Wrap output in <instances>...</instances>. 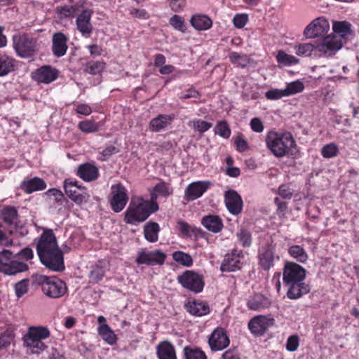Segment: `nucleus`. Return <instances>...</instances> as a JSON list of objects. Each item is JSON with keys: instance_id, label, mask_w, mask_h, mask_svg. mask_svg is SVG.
<instances>
[{"instance_id": "1", "label": "nucleus", "mask_w": 359, "mask_h": 359, "mask_svg": "<svg viewBox=\"0 0 359 359\" xmlns=\"http://www.w3.org/2000/svg\"><path fill=\"white\" fill-rule=\"evenodd\" d=\"M36 248L40 262L46 268L53 271L65 270L63 252L57 245L53 229H43L37 240Z\"/></svg>"}, {"instance_id": "2", "label": "nucleus", "mask_w": 359, "mask_h": 359, "mask_svg": "<svg viewBox=\"0 0 359 359\" xmlns=\"http://www.w3.org/2000/svg\"><path fill=\"white\" fill-rule=\"evenodd\" d=\"M34 257L32 248L26 247L14 254L9 250L0 252V272L6 275L13 276L28 271L26 263Z\"/></svg>"}, {"instance_id": "3", "label": "nucleus", "mask_w": 359, "mask_h": 359, "mask_svg": "<svg viewBox=\"0 0 359 359\" xmlns=\"http://www.w3.org/2000/svg\"><path fill=\"white\" fill-rule=\"evenodd\" d=\"M267 149L276 158L293 156L297 151V145L290 132L269 130L265 137Z\"/></svg>"}, {"instance_id": "4", "label": "nucleus", "mask_w": 359, "mask_h": 359, "mask_svg": "<svg viewBox=\"0 0 359 359\" xmlns=\"http://www.w3.org/2000/svg\"><path fill=\"white\" fill-rule=\"evenodd\" d=\"M158 210V203L145 201L142 197L133 198L124 212L123 221L128 224L137 225L146 221Z\"/></svg>"}, {"instance_id": "5", "label": "nucleus", "mask_w": 359, "mask_h": 359, "mask_svg": "<svg viewBox=\"0 0 359 359\" xmlns=\"http://www.w3.org/2000/svg\"><path fill=\"white\" fill-rule=\"evenodd\" d=\"M31 281L33 286L41 287L43 293L52 299L60 298L68 291L66 283L56 276L34 274Z\"/></svg>"}, {"instance_id": "6", "label": "nucleus", "mask_w": 359, "mask_h": 359, "mask_svg": "<svg viewBox=\"0 0 359 359\" xmlns=\"http://www.w3.org/2000/svg\"><path fill=\"white\" fill-rule=\"evenodd\" d=\"M50 335V330L46 327H30L24 337L25 344L33 353L39 354L47 348L42 340L48 338Z\"/></svg>"}, {"instance_id": "7", "label": "nucleus", "mask_w": 359, "mask_h": 359, "mask_svg": "<svg viewBox=\"0 0 359 359\" xmlns=\"http://www.w3.org/2000/svg\"><path fill=\"white\" fill-rule=\"evenodd\" d=\"M13 46L17 55L22 58L32 57L36 50V41L26 34L14 35Z\"/></svg>"}, {"instance_id": "8", "label": "nucleus", "mask_w": 359, "mask_h": 359, "mask_svg": "<svg viewBox=\"0 0 359 359\" xmlns=\"http://www.w3.org/2000/svg\"><path fill=\"white\" fill-rule=\"evenodd\" d=\"M177 281L184 288L196 294L201 292L205 286L203 276L191 270L178 276Z\"/></svg>"}, {"instance_id": "9", "label": "nucleus", "mask_w": 359, "mask_h": 359, "mask_svg": "<svg viewBox=\"0 0 359 359\" xmlns=\"http://www.w3.org/2000/svg\"><path fill=\"white\" fill-rule=\"evenodd\" d=\"M305 278L306 270L302 266L294 262L285 264L283 271L284 285L304 280Z\"/></svg>"}, {"instance_id": "10", "label": "nucleus", "mask_w": 359, "mask_h": 359, "mask_svg": "<svg viewBox=\"0 0 359 359\" xmlns=\"http://www.w3.org/2000/svg\"><path fill=\"white\" fill-rule=\"evenodd\" d=\"M128 201V196L126 189L121 184L113 185L109 199L111 210L114 212H120L124 209Z\"/></svg>"}, {"instance_id": "11", "label": "nucleus", "mask_w": 359, "mask_h": 359, "mask_svg": "<svg viewBox=\"0 0 359 359\" xmlns=\"http://www.w3.org/2000/svg\"><path fill=\"white\" fill-rule=\"evenodd\" d=\"M243 258L242 250L233 249L230 252L225 255L221 264L220 270L222 272H233L240 270L243 263L241 259Z\"/></svg>"}, {"instance_id": "12", "label": "nucleus", "mask_w": 359, "mask_h": 359, "mask_svg": "<svg viewBox=\"0 0 359 359\" xmlns=\"http://www.w3.org/2000/svg\"><path fill=\"white\" fill-rule=\"evenodd\" d=\"M166 254L158 250L153 251H140L135 259L137 264H146L149 266L161 265L166 259Z\"/></svg>"}, {"instance_id": "13", "label": "nucleus", "mask_w": 359, "mask_h": 359, "mask_svg": "<svg viewBox=\"0 0 359 359\" xmlns=\"http://www.w3.org/2000/svg\"><path fill=\"white\" fill-rule=\"evenodd\" d=\"M230 339L224 328H215L208 338V344L211 351H219L229 346Z\"/></svg>"}, {"instance_id": "14", "label": "nucleus", "mask_w": 359, "mask_h": 359, "mask_svg": "<svg viewBox=\"0 0 359 359\" xmlns=\"http://www.w3.org/2000/svg\"><path fill=\"white\" fill-rule=\"evenodd\" d=\"M343 45L341 36L330 34L325 37L320 43H317L316 48L320 55H331L339 50Z\"/></svg>"}, {"instance_id": "15", "label": "nucleus", "mask_w": 359, "mask_h": 359, "mask_svg": "<svg viewBox=\"0 0 359 359\" xmlns=\"http://www.w3.org/2000/svg\"><path fill=\"white\" fill-rule=\"evenodd\" d=\"M210 181H197L190 183L184 191V198L187 201H194L201 197L210 187Z\"/></svg>"}, {"instance_id": "16", "label": "nucleus", "mask_w": 359, "mask_h": 359, "mask_svg": "<svg viewBox=\"0 0 359 359\" xmlns=\"http://www.w3.org/2000/svg\"><path fill=\"white\" fill-rule=\"evenodd\" d=\"M279 259V256L275 255V249L271 245L262 246L258 252L259 264L264 271H269L274 266V260Z\"/></svg>"}, {"instance_id": "17", "label": "nucleus", "mask_w": 359, "mask_h": 359, "mask_svg": "<svg viewBox=\"0 0 359 359\" xmlns=\"http://www.w3.org/2000/svg\"><path fill=\"white\" fill-rule=\"evenodd\" d=\"M59 71L50 65H43L32 73V79L38 83L48 84L55 81Z\"/></svg>"}, {"instance_id": "18", "label": "nucleus", "mask_w": 359, "mask_h": 359, "mask_svg": "<svg viewBox=\"0 0 359 359\" xmlns=\"http://www.w3.org/2000/svg\"><path fill=\"white\" fill-rule=\"evenodd\" d=\"M184 307L187 313L195 317H202L210 313L208 303L201 299H189L185 302Z\"/></svg>"}, {"instance_id": "19", "label": "nucleus", "mask_w": 359, "mask_h": 359, "mask_svg": "<svg viewBox=\"0 0 359 359\" xmlns=\"http://www.w3.org/2000/svg\"><path fill=\"white\" fill-rule=\"evenodd\" d=\"M224 203L229 212L233 215H239L243 210V200L235 190L230 189L224 192Z\"/></svg>"}, {"instance_id": "20", "label": "nucleus", "mask_w": 359, "mask_h": 359, "mask_svg": "<svg viewBox=\"0 0 359 359\" xmlns=\"http://www.w3.org/2000/svg\"><path fill=\"white\" fill-rule=\"evenodd\" d=\"M93 11L91 9H84L77 16L76 25L77 29L81 32L83 36L89 37L93 32V27L90 20Z\"/></svg>"}, {"instance_id": "21", "label": "nucleus", "mask_w": 359, "mask_h": 359, "mask_svg": "<svg viewBox=\"0 0 359 359\" xmlns=\"http://www.w3.org/2000/svg\"><path fill=\"white\" fill-rule=\"evenodd\" d=\"M330 28L329 22L323 17H320L310 23L304 30V35L308 38H315L326 33Z\"/></svg>"}, {"instance_id": "22", "label": "nucleus", "mask_w": 359, "mask_h": 359, "mask_svg": "<svg viewBox=\"0 0 359 359\" xmlns=\"http://www.w3.org/2000/svg\"><path fill=\"white\" fill-rule=\"evenodd\" d=\"M273 319L264 316H258L252 318L248 323V328L254 335L262 336L273 325Z\"/></svg>"}, {"instance_id": "23", "label": "nucleus", "mask_w": 359, "mask_h": 359, "mask_svg": "<svg viewBox=\"0 0 359 359\" xmlns=\"http://www.w3.org/2000/svg\"><path fill=\"white\" fill-rule=\"evenodd\" d=\"M68 41V36L61 32L53 34L51 50L55 57H61L67 53Z\"/></svg>"}, {"instance_id": "24", "label": "nucleus", "mask_w": 359, "mask_h": 359, "mask_svg": "<svg viewBox=\"0 0 359 359\" xmlns=\"http://www.w3.org/2000/svg\"><path fill=\"white\" fill-rule=\"evenodd\" d=\"M287 287L286 295L290 299H298L310 292V287L304 280L284 285Z\"/></svg>"}, {"instance_id": "25", "label": "nucleus", "mask_w": 359, "mask_h": 359, "mask_svg": "<svg viewBox=\"0 0 359 359\" xmlns=\"http://www.w3.org/2000/svg\"><path fill=\"white\" fill-rule=\"evenodd\" d=\"M76 175L85 182H93L99 177V170L96 165L86 163L79 166Z\"/></svg>"}, {"instance_id": "26", "label": "nucleus", "mask_w": 359, "mask_h": 359, "mask_svg": "<svg viewBox=\"0 0 359 359\" xmlns=\"http://www.w3.org/2000/svg\"><path fill=\"white\" fill-rule=\"evenodd\" d=\"M158 359H177L176 348L169 341H160L156 348Z\"/></svg>"}, {"instance_id": "27", "label": "nucleus", "mask_w": 359, "mask_h": 359, "mask_svg": "<svg viewBox=\"0 0 359 359\" xmlns=\"http://www.w3.org/2000/svg\"><path fill=\"white\" fill-rule=\"evenodd\" d=\"M46 187V183L42 178L34 177L30 180H24L20 185V189L25 194H30L35 191H43Z\"/></svg>"}, {"instance_id": "28", "label": "nucleus", "mask_w": 359, "mask_h": 359, "mask_svg": "<svg viewBox=\"0 0 359 359\" xmlns=\"http://www.w3.org/2000/svg\"><path fill=\"white\" fill-rule=\"evenodd\" d=\"M271 304L270 299L260 293H256L250 297L247 302L249 309L257 311L268 309Z\"/></svg>"}, {"instance_id": "29", "label": "nucleus", "mask_w": 359, "mask_h": 359, "mask_svg": "<svg viewBox=\"0 0 359 359\" xmlns=\"http://www.w3.org/2000/svg\"><path fill=\"white\" fill-rule=\"evenodd\" d=\"M173 119L174 115L158 114L150 121L149 130L154 133L160 132L170 125Z\"/></svg>"}, {"instance_id": "30", "label": "nucleus", "mask_w": 359, "mask_h": 359, "mask_svg": "<svg viewBox=\"0 0 359 359\" xmlns=\"http://www.w3.org/2000/svg\"><path fill=\"white\" fill-rule=\"evenodd\" d=\"M0 216L1 219L8 226H17L18 221V209L11 205H6L1 210Z\"/></svg>"}, {"instance_id": "31", "label": "nucleus", "mask_w": 359, "mask_h": 359, "mask_svg": "<svg viewBox=\"0 0 359 359\" xmlns=\"http://www.w3.org/2000/svg\"><path fill=\"white\" fill-rule=\"evenodd\" d=\"M201 224L205 229L213 233L221 231L224 226L222 219L219 216L213 215L203 217Z\"/></svg>"}, {"instance_id": "32", "label": "nucleus", "mask_w": 359, "mask_h": 359, "mask_svg": "<svg viewBox=\"0 0 359 359\" xmlns=\"http://www.w3.org/2000/svg\"><path fill=\"white\" fill-rule=\"evenodd\" d=\"M64 190L69 198L78 205H81L83 203H87L90 198V195L86 191L68 187L64 188Z\"/></svg>"}, {"instance_id": "33", "label": "nucleus", "mask_w": 359, "mask_h": 359, "mask_svg": "<svg viewBox=\"0 0 359 359\" xmlns=\"http://www.w3.org/2000/svg\"><path fill=\"white\" fill-rule=\"evenodd\" d=\"M160 231L161 228L157 222L149 221L144 226V236L147 241L156 243L158 240V233Z\"/></svg>"}, {"instance_id": "34", "label": "nucleus", "mask_w": 359, "mask_h": 359, "mask_svg": "<svg viewBox=\"0 0 359 359\" xmlns=\"http://www.w3.org/2000/svg\"><path fill=\"white\" fill-rule=\"evenodd\" d=\"M17 61L6 55H0V76H4L14 72L17 67Z\"/></svg>"}, {"instance_id": "35", "label": "nucleus", "mask_w": 359, "mask_h": 359, "mask_svg": "<svg viewBox=\"0 0 359 359\" xmlns=\"http://www.w3.org/2000/svg\"><path fill=\"white\" fill-rule=\"evenodd\" d=\"M83 5V3L81 4H75L71 6L65 5L57 6L55 8V12L60 19L73 18L75 14L79 11Z\"/></svg>"}, {"instance_id": "36", "label": "nucleus", "mask_w": 359, "mask_h": 359, "mask_svg": "<svg viewBox=\"0 0 359 359\" xmlns=\"http://www.w3.org/2000/svg\"><path fill=\"white\" fill-rule=\"evenodd\" d=\"M190 22L197 30H207L212 27V20L205 15H194L191 17Z\"/></svg>"}, {"instance_id": "37", "label": "nucleus", "mask_w": 359, "mask_h": 359, "mask_svg": "<svg viewBox=\"0 0 359 359\" xmlns=\"http://www.w3.org/2000/svg\"><path fill=\"white\" fill-rule=\"evenodd\" d=\"M98 334L108 344L113 346L116 344L118 337L107 324H102L97 327Z\"/></svg>"}, {"instance_id": "38", "label": "nucleus", "mask_w": 359, "mask_h": 359, "mask_svg": "<svg viewBox=\"0 0 359 359\" xmlns=\"http://www.w3.org/2000/svg\"><path fill=\"white\" fill-rule=\"evenodd\" d=\"M183 359H208V356L200 347L185 346L183 348Z\"/></svg>"}, {"instance_id": "39", "label": "nucleus", "mask_w": 359, "mask_h": 359, "mask_svg": "<svg viewBox=\"0 0 359 359\" xmlns=\"http://www.w3.org/2000/svg\"><path fill=\"white\" fill-rule=\"evenodd\" d=\"M317 43H300L294 47L295 53L301 57L311 56L312 54L319 53L316 48Z\"/></svg>"}, {"instance_id": "40", "label": "nucleus", "mask_w": 359, "mask_h": 359, "mask_svg": "<svg viewBox=\"0 0 359 359\" xmlns=\"http://www.w3.org/2000/svg\"><path fill=\"white\" fill-rule=\"evenodd\" d=\"M351 24L347 21H336L333 22L332 29L343 40L345 36L351 34Z\"/></svg>"}, {"instance_id": "41", "label": "nucleus", "mask_w": 359, "mask_h": 359, "mask_svg": "<svg viewBox=\"0 0 359 359\" xmlns=\"http://www.w3.org/2000/svg\"><path fill=\"white\" fill-rule=\"evenodd\" d=\"M288 254L297 262L304 263L308 259V255L304 248L300 245H292L288 249Z\"/></svg>"}, {"instance_id": "42", "label": "nucleus", "mask_w": 359, "mask_h": 359, "mask_svg": "<svg viewBox=\"0 0 359 359\" xmlns=\"http://www.w3.org/2000/svg\"><path fill=\"white\" fill-rule=\"evenodd\" d=\"M106 68V63L104 61H90L86 65L84 72L91 75L101 74Z\"/></svg>"}, {"instance_id": "43", "label": "nucleus", "mask_w": 359, "mask_h": 359, "mask_svg": "<svg viewBox=\"0 0 359 359\" xmlns=\"http://www.w3.org/2000/svg\"><path fill=\"white\" fill-rule=\"evenodd\" d=\"M177 226L180 233L186 237H190L192 235L196 236L201 232L200 229L190 226L188 223L182 220L177 222Z\"/></svg>"}, {"instance_id": "44", "label": "nucleus", "mask_w": 359, "mask_h": 359, "mask_svg": "<svg viewBox=\"0 0 359 359\" xmlns=\"http://www.w3.org/2000/svg\"><path fill=\"white\" fill-rule=\"evenodd\" d=\"M172 259L178 264L189 267L193 264V259L189 254L182 251H176L172 253Z\"/></svg>"}, {"instance_id": "45", "label": "nucleus", "mask_w": 359, "mask_h": 359, "mask_svg": "<svg viewBox=\"0 0 359 359\" xmlns=\"http://www.w3.org/2000/svg\"><path fill=\"white\" fill-rule=\"evenodd\" d=\"M285 90L286 97L302 93L304 90V85L302 81L297 80L287 83Z\"/></svg>"}, {"instance_id": "46", "label": "nucleus", "mask_w": 359, "mask_h": 359, "mask_svg": "<svg viewBox=\"0 0 359 359\" xmlns=\"http://www.w3.org/2000/svg\"><path fill=\"white\" fill-rule=\"evenodd\" d=\"M278 63L285 66H290L299 63V60L294 56L288 55L283 50H279L276 55Z\"/></svg>"}, {"instance_id": "47", "label": "nucleus", "mask_w": 359, "mask_h": 359, "mask_svg": "<svg viewBox=\"0 0 359 359\" xmlns=\"http://www.w3.org/2000/svg\"><path fill=\"white\" fill-rule=\"evenodd\" d=\"M79 128L85 133H95L99 130V123L93 120H84L80 121L78 125Z\"/></svg>"}, {"instance_id": "48", "label": "nucleus", "mask_w": 359, "mask_h": 359, "mask_svg": "<svg viewBox=\"0 0 359 359\" xmlns=\"http://www.w3.org/2000/svg\"><path fill=\"white\" fill-rule=\"evenodd\" d=\"M214 132L216 135L225 139H228L231 134V128L226 121H218L214 128Z\"/></svg>"}, {"instance_id": "49", "label": "nucleus", "mask_w": 359, "mask_h": 359, "mask_svg": "<svg viewBox=\"0 0 359 359\" xmlns=\"http://www.w3.org/2000/svg\"><path fill=\"white\" fill-rule=\"evenodd\" d=\"M321 155L325 158H332L337 156L339 153V148L335 143H329L324 145L320 151Z\"/></svg>"}, {"instance_id": "50", "label": "nucleus", "mask_w": 359, "mask_h": 359, "mask_svg": "<svg viewBox=\"0 0 359 359\" xmlns=\"http://www.w3.org/2000/svg\"><path fill=\"white\" fill-rule=\"evenodd\" d=\"M15 337L14 331L11 329H6L0 334V349L8 348Z\"/></svg>"}, {"instance_id": "51", "label": "nucleus", "mask_w": 359, "mask_h": 359, "mask_svg": "<svg viewBox=\"0 0 359 359\" xmlns=\"http://www.w3.org/2000/svg\"><path fill=\"white\" fill-rule=\"evenodd\" d=\"M46 194L49 197H53L55 202L58 205H63L64 203L68 202L67 199L65 197L63 193L60 189L55 188L49 189L46 191Z\"/></svg>"}, {"instance_id": "52", "label": "nucleus", "mask_w": 359, "mask_h": 359, "mask_svg": "<svg viewBox=\"0 0 359 359\" xmlns=\"http://www.w3.org/2000/svg\"><path fill=\"white\" fill-rule=\"evenodd\" d=\"M237 237L243 248H248L251 245L252 236L248 230L241 229L240 231L237 233Z\"/></svg>"}, {"instance_id": "53", "label": "nucleus", "mask_w": 359, "mask_h": 359, "mask_svg": "<svg viewBox=\"0 0 359 359\" xmlns=\"http://www.w3.org/2000/svg\"><path fill=\"white\" fill-rule=\"evenodd\" d=\"M154 191L165 198H167L172 194V189L169 187L168 184L165 183L164 181L156 184L154 187Z\"/></svg>"}, {"instance_id": "54", "label": "nucleus", "mask_w": 359, "mask_h": 359, "mask_svg": "<svg viewBox=\"0 0 359 359\" xmlns=\"http://www.w3.org/2000/svg\"><path fill=\"white\" fill-rule=\"evenodd\" d=\"M28 286H29V280L28 279H22L20 281L16 283L14 286L15 295L17 297L20 298L22 297L24 294L27 293L28 292Z\"/></svg>"}, {"instance_id": "55", "label": "nucleus", "mask_w": 359, "mask_h": 359, "mask_svg": "<svg viewBox=\"0 0 359 359\" xmlns=\"http://www.w3.org/2000/svg\"><path fill=\"white\" fill-rule=\"evenodd\" d=\"M104 276V271L102 267H94L89 275L90 283L95 284L100 282Z\"/></svg>"}, {"instance_id": "56", "label": "nucleus", "mask_w": 359, "mask_h": 359, "mask_svg": "<svg viewBox=\"0 0 359 359\" xmlns=\"http://www.w3.org/2000/svg\"><path fill=\"white\" fill-rule=\"evenodd\" d=\"M278 194L284 199L290 200L293 197L294 190L289 184H283L278 187Z\"/></svg>"}, {"instance_id": "57", "label": "nucleus", "mask_w": 359, "mask_h": 359, "mask_svg": "<svg viewBox=\"0 0 359 359\" xmlns=\"http://www.w3.org/2000/svg\"><path fill=\"white\" fill-rule=\"evenodd\" d=\"M212 126V124L211 123L201 119H194L193 121L194 129L201 134L208 131Z\"/></svg>"}, {"instance_id": "58", "label": "nucleus", "mask_w": 359, "mask_h": 359, "mask_svg": "<svg viewBox=\"0 0 359 359\" xmlns=\"http://www.w3.org/2000/svg\"><path fill=\"white\" fill-rule=\"evenodd\" d=\"M274 203L277 206L276 213L280 218L286 217V211L287 209V203L282 201L278 197L274 198Z\"/></svg>"}, {"instance_id": "59", "label": "nucleus", "mask_w": 359, "mask_h": 359, "mask_svg": "<svg viewBox=\"0 0 359 359\" xmlns=\"http://www.w3.org/2000/svg\"><path fill=\"white\" fill-rule=\"evenodd\" d=\"M229 59L232 63L238 64L240 66L245 67L247 63V56L241 55L237 52H231L229 53Z\"/></svg>"}, {"instance_id": "60", "label": "nucleus", "mask_w": 359, "mask_h": 359, "mask_svg": "<svg viewBox=\"0 0 359 359\" xmlns=\"http://www.w3.org/2000/svg\"><path fill=\"white\" fill-rule=\"evenodd\" d=\"M265 97L267 100H279L283 97H286V95H285V90H280V89H276V88H272L265 93Z\"/></svg>"}, {"instance_id": "61", "label": "nucleus", "mask_w": 359, "mask_h": 359, "mask_svg": "<svg viewBox=\"0 0 359 359\" xmlns=\"http://www.w3.org/2000/svg\"><path fill=\"white\" fill-rule=\"evenodd\" d=\"M170 23L175 29L177 30H180L183 32L186 30L184 21L182 19V18L180 15H173L170 20Z\"/></svg>"}, {"instance_id": "62", "label": "nucleus", "mask_w": 359, "mask_h": 359, "mask_svg": "<svg viewBox=\"0 0 359 359\" xmlns=\"http://www.w3.org/2000/svg\"><path fill=\"white\" fill-rule=\"evenodd\" d=\"M299 345V339L297 334L290 336L286 342V349L293 352L297 350Z\"/></svg>"}, {"instance_id": "63", "label": "nucleus", "mask_w": 359, "mask_h": 359, "mask_svg": "<svg viewBox=\"0 0 359 359\" xmlns=\"http://www.w3.org/2000/svg\"><path fill=\"white\" fill-rule=\"evenodd\" d=\"M234 144L238 152L246 151L249 149L248 142L242 136H236L234 138Z\"/></svg>"}, {"instance_id": "64", "label": "nucleus", "mask_w": 359, "mask_h": 359, "mask_svg": "<svg viewBox=\"0 0 359 359\" xmlns=\"http://www.w3.org/2000/svg\"><path fill=\"white\" fill-rule=\"evenodd\" d=\"M220 359H241V356L237 348L233 347L225 351Z\"/></svg>"}]
</instances>
